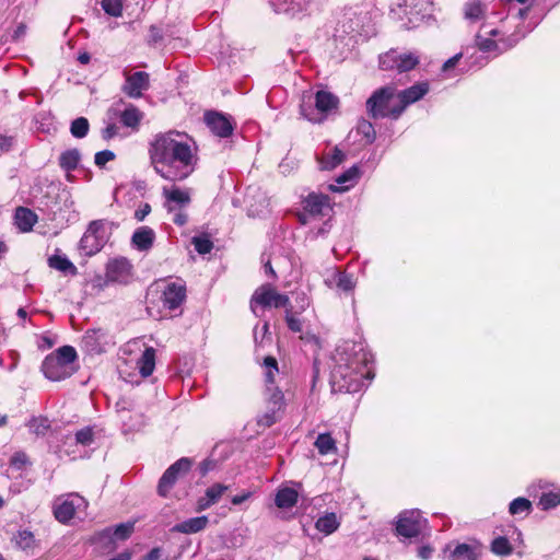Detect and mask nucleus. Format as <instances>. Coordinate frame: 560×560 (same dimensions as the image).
I'll list each match as a JSON object with an SVG mask.
<instances>
[{
    "label": "nucleus",
    "mask_w": 560,
    "mask_h": 560,
    "mask_svg": "<svg viewBox=\"0 0 560 560\" xmlns=\"http://www.w3.org/2000/svg\"><path fill=\"white\" fill-rule=\"evenodd\" d=\"M191 460L188 457H182L172 464L162 475L158 485V493L161 497H166L176 480L182 474L189 471L191 467Z\"/></svg>",
    "instance_id": "14"
},
{
    "label": "nucleus",
    "mask_w": 560,
    "mask_h": 560,
    "mask_svg": "<svg viewBox=\"0 0 560 560\" xmlns=\"http://www.w3.org/2000/svg\"><path fill=\"white\" fill-rule=\"evenodd\" d=\"M290 304L289 296L285 294H281L276 292L270 285L265 284L259 287L253 294L250 300V307L253 312H255V306L260 305L262 307L275 306L279 307H288Z\"/></svg>",
    "instance_id": "13"
},
{
    "label": "nucleus",
    "mask_w": 560,
    "mask_h": 560,
    "mask_svg": "<svg viewBox=\"0 0 560 560\" xmlns=\"http://www.w3.org/2000/svg\"><path fill=\"white\" fill-rule=\"evenodd\" d=\"M217 467V462L211 458H206L199 465V471L201 476H206L208 472Z\"/></svg>",
    "instance_id": "59"
},
{
    "label": "nucleus",
    "mask_w": 560,
    "mask_h": 560,
    "mask_svg": "<svg viewBox=\"0 0 560 560\" xmlns=\"http://www.w3.org/2000/svg\"><path fill=\"white\" fill-rule=\"evenodd\" d=\"M486 5L480 0H468L464 5V16L470 22L479 21L485 16Z\"/></svg>",
    "instance_id": "32"
},
{
    "label": "nucleus",
    "mask_w": 560,
    "mask_h": 560,
    "mask_svg": "<svg viewBox=\"0 0 560 560\" xmlns=\"http://www.w3.org/2000/svg\"><path fill=\"white\" fill-rule=\"evenodd\" d=\"M536 486L541 490L538 501V506L541 511H549L560 506V485L540 479Z\"/></svg>",
    "instance_id": "19"
},
{
    "label": "nucleus",
    "mask_w": 560,
    "mask_h": 560,
    "mask_svg": "<svg viewBox=\"0 0 560 560\" xmlns=\"http://www.w3.org/2000/svg\"><path fill=\"white\" fill-rule=\"evenodd\" d=\"M451 560H477L475 548L466 542L456 545L450 555Z\"/></svg>",
    "instance_id": "38"
},
{
    "label": "nucleus",
    "mask_w": 560,
    "mask_h": 560,
    "mask_svg": "<svg viewBox=\"0 0 560 560\" xmlns=\"http://www.w3.org/2000/svg\"><path fill=\"white\" fill-rule=\"evenodd\" d=\"M430 91V85L427 81L418 82L410 88L401 91L396 90V98L398 101L399 110L396 114H402L405 109L416 102L423 98Z\"/></svg>",
    "instance_id": "16"
},
{
    "label": "nucleus",
    "mask_w": 560,
    "mask_h": 560,
    "mask_svg": "<svg viewBox=\"0 0 560 560\" xmlns=\"http://www.w3.org/2000/svg\"><path fill=\"white\" fill-rule=\"evenodd\" d=\"M151 212V206L149 203H142L136 211H135V219L138 222H141L145 219L147 215Z\"/></svg>",
    "instance_id": "61"
},
{
    "label": "nucleus",
    "mask_w": 560,
    "mask_h": 560,
    "mask_svg": "<svg viewBox=\"0 0 560 560\" xmlns=\"http://www.w3.org/2000/svg\"><path fill=\"white\" fill-rule=\"evenodd\" d=\"M277 13H284L295 16L307 10L313 0H269Z\"/></svg>",
    "instance_id": "22"
},
{
    "label": "nucleus",
    "mask_w": 560,
    "mask_h": 560,
    "mask_svg": "<svg viewBox=\"0 0 560 560\" xmlns=\"http://www.w3.org/2000/svg\"><path fill=\"white\" fill-rule=\"evenodd\" d=\"M141 560H168V559L162 558V549L160 547H154Z\"/></svg>",
    "instance_id": "63"
},
{
    "label": "nucleus",
    "mask_w": 560,
    "mask_h": 560,
    "mask_svg": "<svg viewBox=\"0 0 560 560\" xmlns=\"http://www.w3.org/2000/svg\"><path fill=\"white\" fill-rule=\"evenodd\" d=\"M332 212L330 198L320 192H310L302 200V211L296 217L302 225L311 224L315 220L330 219Z\"/></svg>",
    "instance_id": "6"
},
{
    "label": "nucleus",
    "mask_w": 560,
    "mask_h": 560,
    "mask_svg": "<svg viewBox=\"0 0 560 560\" xmlns=\"http://www.w3.org/2000/svg\"><path fill=\"white\" fill-rule=\"evenodd\" d=\"M186 300V283L182 279L167 282L162 291L163 306L170 311L178 310Z\"/></svg>",
    "instance_id": "15"
},
{
    "label": "nucleus",
    "mask_w": 560,
    "mask_h": 560,
    "mask_svg": "<svg viewBox=\"0 0 560 560\" xmlns=\"http://www.w3.org/2000/svg\"><path fill=\"white\" fill-rule=\"evenodd\" d=\"M173 219L172 221L178 225V226H183L187 223L188 221V215L186 212H184V209H178L177 211H173Z\"/></svg>",
    "instance_id": "60"
},
{
    "label": "nucleus",
    "mask_w": 560,
    "mask_h": 560,
    "mask_svg": "<svg viewBox=\"0 0 560 560\" xmlns=\"http://www.w3.org/2000/svg\"><path fill=\"white\" fill-rule=\"evenodd\" d=\"M205 122L211 132L220 138L230 137L234 130L231 117L219 112H207L205 114Z\"/></svg>",
    "instance_id": "18"
},
{
    "label": "nucleus",
    "mask_w": 560,
    "mask_h": 560,
    "mask_svg": "<svg viewBox=\"0 0 560 560\" xmlns=\"http://www.w3.org/2000/svg\"><path fill=\"white\" fill-rule=\"evenodd\" d=\"M209 523V518L206 515L196 516L188 520H185L180 523L175 524L172 527V532L182 533V534H196L203 530Z\"/></svg>",
    "instance_id": "24"
},
{
    "label": "nucleus",
    "mask_w": 560,
    "mask_h": 560,
    "mask_svg": "<svg viewBox=\"0 0 560 560\" xmlns=\"http://www.w3.org/2000/svg\"><path fill=\"white\" fill-rule=\"evenodd\" d=\"M352 133L360 137L359 141L363 145L372 144L376 139V131L373 124L365 118L358 120L355 129L350 132V136Z\"/></svg>",
    "instance_id": "27"
},
{
    "label": "nucleus",
    "mask_w": 560,
    "mask_h": 560,
    "mask_svg": "<svg viewBox=\"0 0 560 560\" xmlns=\"http://www.w3.org/2000/svg\"><path fill=\"white\" fill-rule=\"evenodd\" d=\"M115 159V153L110 150H103L95 153L94 163L98 167H104L107 162Z\"/></svg>",
    "instance_id": "53"
},
{
    "label": "nucleus",
    "mask_w": 560,
    "mask_h": 560,
    "mask_svg": "<svg viewBox=\"0 0 560 560\" xmlns=\"http://www.w3.org/2000/svg\"><path fill=\"white\" fill-rule=\"evenodd\" d=\"M319 454L327 455L337 451L336 442L329 433H320L315 440Z\"/></svg>",
    "instance_id": "39"
},
{
    "label": "nucleus",
    "mask_w": 560,
    "mask_h": 560,
    "mask_svg": "<svg viewBox=\"0 0 560 560\" xmlns=\"http://www.w3.org/2000/svg\"><path fill=\"white\" fill-rule=\"evenodd\" d=\"M266 368V382L267 384H273V372H278V362L273 357L265 358Z\"/></svg>",
    "instance_id": "51"
},
{
    "label": "nucleus",
    "mask_w": 560,
    "mask_h": 560,
    "mask_svg": "<svg viewBox=\"0 0 560 560\" xmlns=\"http://www.w3.org/2000/svg\"><path fill=\"white\" fill-rule=\"evenodd\" d=\"M336 283H337V287L345 292H350L355 287V281H354L353 276L346 271L337 272Z\"/></svg>",
    "instance_id": "46"
},
{
    "label": "nucleus",
    "mask_w": 560,
    "mask_h": 560,
    "mask_svg": "<svg viewBox=\"0 0 560 560\" xmlns=\"http://www.w3.org/2000/svg\"><path fill=\"white\" fill-rule=\"evenodd\" d=\"M106 243L105 228L101 220L92 221L80 240L79 247L86 256L98 253Z\"/></svg>",
    "instance_id": "12"
},
{
    "label": "nucleus",
    "mask_w": 560,
    "mask_h": 560,
    "mask_svg": "<svg viewBox=\"0 0 560 560\" xmlns=\"http://www.w3.org/2000/svg\"><path fill=\"white\" fill-rule=\"evenodd\" d=\"M106 278L109 282L127 284L132 279V265L125 258H115L107 264Z\"/></svg>",
    "instance_id": "17"
},
{
    "label": "nucleus",
    "mask_w": 560,
    "mask_h": 560,
    "mask_svg": "<svg viewBox=\"0 0 560 560\" xmlns=\"http://www.w3.org/2000/svg\"><path fill=\"white\" fill-rule=\"evenodd\" d=\"M155 241V232L147 225L135 230L131 236V245L139 252H149Z\"/></svg>",
    "instance_id": "23"
},
{
    "label": "nucleus",
    "mask_w": 560,
    "mask_h": 560,
    "mask_svg": "<svg viewBox=\"0 0 560 560\" xmlns=\"http://www.w3.org/2000/svg\"><path fill=\"white\" fill-rule=\"evenodd\" d=\"M191 243L194 244L196 252L200 255L209 254L213 248V243L207 235L194 236Z\"/></svg>",
    "instance_id": "44"
},
{
    "label": "nucleus",
    "mask_w": 560,
    "mask_h": 560,
    "mask_svg": "<svg viewBox=\"0 0 560 560\" xmlns=\"http://www.w3.org/2000/svg\"><path fill=\"white\" fill-rule=\"evenodd\" d=\"M15 542L21 549L25 550L32 547L34 542V536L28 530H20L15 536Z\"/></svg>",
    "instance_id": "50"
},
{
    "label": "nucleus",
    "mask_w": 560,
    "mask_h": 560,
    "mask_svg": "<svg viewBox=\"0 0 560 560\" xmlns=\"http://www.w3.org/2000/svg\"><path fill=\"white\" fill-rule=\"evenodd\" d=\"M27 427L37 436H44L50 429V421L45 417H33Z\"/></svg>",
    "instance_id": "41"
},
{
    "label": "nucleus",
    "mask_w": 560,
    "mask_h": 560,
    "mask_svg": "<svg viewBox=\"0 0 560 560\" xmlns=\"http://www.w3.org/2000/svg\"><path fill=\"white\" fill-rule=\"evenodd\" d=\"M177 131L156 133L149 143V156L154 171L164 179L180 182L189 177L197 158L192 148Z\"/></svg>",
    "instance_id": "2"
},
{
    "label": "nucleus",
    "mask_w": 560,
    "mask_h": 560,
    "mask_svg": "<svg viewBox=\"0 0 560 560\" xmlns=\"http://www.w3.org/2000/svg\"><path fill=\"white\" fill-rule=\"evenodd\" d=\"M405 2L407 7L411 8V12L415 11L422 16L429 14L433 4L432 0H405Z\"/></svg>",
    "instance_id": "45"
},
{
    "label": "nucleus",
    "mask_w": 560,
    "mask_h": 560,
    "mask_svg": "<svg viewBox=\"0 0 560 560\" xmlns=\"http://www.w3.org/2000/svg\"><path fill=\"white\" fill-rule=\"evenodd\" d=\"M102 8L108 15L118 18L122 13V0H102Z\"/></svg>",
    "instance_id": "47"
},
{
    "label": "nucleus",
    "mask_w": 560,
    "mask_h": 560,
    "mask_svg": "<svg viewBox=\"0 0 560 560\" xmlns=\"http://www.w3.org/2000/svg\"><path fill=\"white\" fill-rule=\"evenodd\" d=\"M532 510V502L524 497H518L512 500L509 504V513L513 516L525 517L530 514Z\"/></svg>",
    "instance_id": "36"
},
{
    "label": "nucleus",
    "mask_w": 560,
    "mask_h": 560,
    "mask_svg": "<svg viewBox=\"0 0 560 560\" xmlns=\"http://www.w3.org/2000/svg\"><path fill=\"white\" fill-rule=\"evenodd\" d=\"M499 34L498 28L482 24L475 38L477 49L475 47H467L465 50L454 55L443 63L442 72L446 74V78H454L465 72L480 69L489 61L488 57L483 56L485 54L498 56L514 47L518 42L516 35L494 39Z\"/></svg>",
    "instance_id": "3"
},
{
    "label": "nucleus",
    "mask_w": 560,
    "mask_h": 560,
    "mask_svg": "<svg viewBox=\"0 0 560 560\" xmlns=\"http://www.w3.org/2000/svg\"><path fill=\"white\" fill-rule=\"evenodd\" d=\"M81 160V153L78 149H70L62 152L59 156V165L66 172L74 171Z\"/></svg>",
    "instance_id": "34"
},
{
    "label": "nucleus",
    "mask_w": 560,
    "mask_h": 560,
    "mask_svg": "<svg viewBox=\"0 0 560 560\" xmlns=\"http://www.w3.org/2000/svg\"><path fill=\"white\" fill-rule=\"evenodd\" d=\"M428 526V521L418 509L405 510L399 513L396 522V533L405 538H416Z\"/></svg>",
    "instance_id": "11"
},
{
    "label": "nucleus",
    "mask_w": 560,
    "mask_h": 560,
    "mask_svg": "<svg viewBox=\"0 0 560 560\" xmlns=\"http://www.w3.org/2000/svg\"><path fill=\"white\" fill-rule=\"evenodd\" d=\"M295 302L300 312L305 311L310 305V299L304 292L296 293Z\"/></svg>",
    "instance_id": "62"
},
{
    "label": "nucleus",
    "mask_w": 560,
    "mask_h": 560,
    "mask_svg": "<svg viewBox=\"0 0 560 560\" xmlns=\"http://www.w3.org/2000/svg\"><path fill=\"white\" fill-rule=\"evenodd\" d=\"M298 497V492L294 489L288 487L281 488L276 494L275 504L279 509H290L296 504Z\"/></svg>",
    "instance_id": "31"
},
{
    "label": "nucleus",
    "mask_w": 560,
    "mask_h": 560,
    "mask_svg": "<svg viewBox=\"0 0 560 560\" xmlns=\"http://www.w3.org/2000/svg\"><path fill=\"white\" fill-rule=\"evenodd\" d=\"M315 527L318 532L325 535L332 534L339 527L337 515L332 512L324 514L316 521Z\"/></svg>",
    "instance_id": "33"
},
{
    "label": "nucleus",
    "mask_w": 560,
    "mask_h": 560,
    "mask_svg": "<svg viewBox=\"0 0 560 560\" xmlns=\"http://www.w3.org/2000/svg\"><path fill=\"white\" fill-rule=\"evenodd\" d=\"M117 130L118 128L115 124H109L102 130V138L104 140H109L117 135Z\"/></svg>",
    "instance_id": "64"
},
{
    "label": "nucleus",
    "mask_w": 560,
    "mask_h": 560,
    "mask_svg": "<svg viewBox=\"0 0 560 560\" xmlns=\"http://www.w3.org/2000/svg\"><path fill=\"white\" fill-rule=\"evenodd\" d=\"M137 366L142 377L150 376L155 368V349L147 347L137 361Z\"/></svg>",
    "instance_id": "29"
},
{
    "label": "nucleus",
    "mask_w": 560,
    "mask_h": 560,
    "mask_svg": "<svg viewBox=\"0 0 560 560\" xmlns=\"http://www.w3.org/2000/svg\"><path fill=\"white\" fill-rule=\"evenodd\" d=\"M362 22L363 18L361 15L346 14L338 23L335 38L347 39V46H354L360 40H365L369 37V33L364 30Z\"/></svg>",
    "instance_id": "10"
},
{
    "label": "nucleus",
    "mask_w": 560,
    "mask_h": 560,
    "mask_svg": "<svg viewBox=\"0 0 560 560\" xmlns=\"http://www.w3.org/2000/svg\"><path fill=\"white\" fill-rule=\"evenodd\" d=\"M77 359L78 354L72 346H62L44 359L42 371L52 382L66 380L75 372Z\"/></svg>",
    "instance_id": "4"
},
{
    "label": "nucleus",
    "mask_w": 560,
    "mask_h": 560,
    "mask_svg": "<svg viewBox=\"0 0 560 560\" xmlns=\"http://www.w3.org/2000/svg\"><path fill=\"white\" fill-rule=\"evenodd\" d=\"M88 501L77 492L57 497L52 502V514L61 524H69L77 513L85 511Z\"/></svg>",
    "instance_id": "8"
},
{
    "label": "nucleus",
    "mask_w": 560,
    "mask_h": 560,
    "mask_svg": "<svg viewBox=\"0 0 560 560\" xmlns=\"http://www.w3.org/2000/svg\"><path fill=\"white\" fill-rule=\"evenodd\" d=\"M28 462L27 455L23 452H18L11 457V465L21 469Z\"/></svg>",
    "instance_id": "58"
},
{
    "label": "nucleus",
    "mask_w": 560,
    "mask_h": 560,
    "mask_svg": "<svg viewBox=\"0 0 560 560\" xmlns=\"http://www.w3.org/2000/svg\"><path fill=\"white\" fill-rule=\"evenodd\" d=\"M162 194L165 198V208L167 212L177 211L184 209L190 203V195L188 190L180 189L179 187L164 186Z\"/></svg>",
    "instance_id": "20"
},
{
    "label": "nucleus",
    "mask_w": 560,
    "mask_h": 560,
    "mask_svg": "<svg viewBox=\"0 0 560 560\" xmlns=\"http://www.w3.org/2000/svg\"><path fill=\"white\" fill-rule=\"evenodd\" d=\"M150 86V78L147 72L137 71L126 77L122 91L129 97L138 98Z\"/></svg>",
    "instance_id": "21"
},
{
    "label": "nucleus",
    "mask_w": 560,
    "mask_h": 560,
    "mask_svg": "<svg viewBox=\"0 0 560 560\" xmlns=\"http://www.w3.org/2000/svg\"><path fill=\"white\" fill-rule=\"evenodd\" d=\"M420 62V57L415 51H399L390 49L380 56V68L385 71L398 73L408 72L415 69Z\"/></svg>",
    "instance_id": "9"
},
{
    "label": "nucleus",
    "mask_w": 560,
    "mask_h": 560,
    "mask_svg": "<svg viewBox=\"0 0 560 560\" xmlns=\"http://www.w3.org/2000/svg\"><path fill=\"white\" fill-rule=\"evenodd\" d=\"M90 130L89 120L85 117H78L71 121L70 132L72 137L82 139L88 136Z\"/></svg>",
    "instance_id": "43"
},
{
    "label": "nucleus",
    "mask_w": 560,
    "mask_h": 560,
    "mask_svg": "<svg viewBox=\"0 0 560 560\" xmlns=\"http://www.w3.org/2000/svg\"><path fill=\"white\" fill-rule=\"evenodd\" d=\"M148 43L154 46H165V36L163 34V30L152 25L149 30Z\"/></svg>",
    "instance_id": "49"
},
{
    "label": "nucleus",
    "mask_w": 560,
    "mask_h": 560,
    "mask_svg": "<svg viewBox=\"0 0 560 560\" xmlns=\"http://www.w3.org/2000/svg\"><path fill=\"white\" fill-rule=\"evenodd\" d=\"M346 158V154L336 145L328 152L317 155V162L320 170L331 171L339 166Z\"/></svg>",
    "instance_id": "25"
},
{
    "label": "nucleus",
    "mask_w": 560,
    "mask_h": 560,
    "mask_svg": "<svg viewBox=\"0 0 560 560\" xmlns=\"http://www.w3.org/2000/svg\"><path fill=\"white\" fill-rule=\"evenodd\" d=\"M285 323L288 328L293 332L302 331V322L292 314L291 308L285 310Z\"/></svg>",
    "instance_id": "52"
},
{
    "label": "nucleus",
    "mask_w": 560,
    "mask_h": 560,
    "mask_svg": "<svg viewBox=\"0 0 560 560\" xmlns=\"http://www.w3.org/2000/svg\"><path fill=\"white\" fill-rule=\"evenodd\" d=\"M395 100L397 98L394 85H386L375 90L365 103L368 115L373 119H398L401 114L395 113L399 110L398 103L394 104Z\"/></svg>",
    "instance_id": "5"
},
{
    "label": "nucleus",
    "mask_w": 560,
    "mask_h": 560,
    "mask_svg": "<svg viewBox=\"0 0 560 560\" xmlns=\"http://www.w3.org/2000/svg\"><path fill=\"white\" fill-rule=\"evenodd\" d=\"M490 550L497 556L505 557L513 552V547L505 536H499L491 541Z\"/></svg>",
    "instance_id": "40"
},
{
    "label": "nucleus",
    "mask_w": 560,
    "mask_h": 560,
    "mask_svg": "<svg viewBox=\"0 0 560 560\" xmlns=\"http://www.w3.org/2000/svg\"><path fill=\"white\" fill-rule=\"evenodd\" d=\"M283 405V394L281 390L276 388L269 398V407L273 409V411H279Z\"/></svg>",
    "instance_id": "54"
},
{
    "label": "nucleus",
    "mask_w": 560,
    "mask_h": 560,
    "mask_svg": "<svg viewBox=\"0 0 560 560\" xmlns=\"http://www.w3.org/2000/svg\"><path fill=\"white\" fill-rule=\"evenodd\" d=\"M359 167L357 165H353L337 177L336 183L340 186L330 184L328 186V189L338 192L345 191L349 189V187L353 186L355 180L359 178Z\"/></svg>",
    "instance_id": "26"
},
{
    "label": "nucleus",
    "mask_w": 560,
    "mask_h": 560,
    "mask_svg": "<svg viewBox=\"0 0 560 560\" xmlns=\"http://www.w3.org/2000/svg\"><path fill=\"white\" fill-rule=\"evenodd\" d=\"M48 266L66 275H77L78 269L66 255H52L48 258Z\"/></svg>",
    "instance_id": "30"
},
{
    "label": "nucleus",
    "mask_w": 560,
    "mask_h": 560,
    "mask_svg": "<svg viewBox=\"0 0 560 560\" xmlns=\"http://www.w3.org/2000/svg\"><path fill=\"white\" fill-rule=\"evenodd\" d=\"M142 113L133 105H128L120 113V122L128 128H137L142 119Z\"/></svg>",
    "instance_id": "35"
},
{
    "label": "nucleus",
    "mask_w": 560,
    "mask_h": 560,
    "mask_svg": "<svg viewBox=\"0 0 560 560\" xmlns=\"http://www.w3.org/2000/svg\"><path fill=\"white\" fill-rule=\"evenodd\" d=\"M14 220L21 232H30L37 222V215L28 208L19 207L14 213Z\"/></svg>",
    "instance_id": "28"
},
{
    "label": "nucleus",
    "mask_w": 560,
    "mask_h": 560,
    "mask_svg": "<svg viewBox=\"0 0 560 560\" xmlns=\"http://www.w3.org/2000/svg\"><path fill=\"white\" fill-rule=\"evenodd\" d=\"M226 490H228L226 486L221 485V483H214V485L210 486L209 488H207L205 494L210 500V502L215 504Z\"/></svg>",
    "instance_id": "48"
},
{
    "label": "nucleus",
    "mask_w": 560,
    "mask_h": 560,
    "mask_svg": "<svg viewBox=\"0 0 560 560\" xmlns=\"http://www.w3.org/2000/svg\"><path fill=\"white\" fill-rule=\"evenodd\" d=\"M331 360L330 386L334 393H358L375 376L373 355L362 342H341Z\"/></svg>",
    "instance_id": "1"
},
{
    "label": "nucleus",
    "mask_w": 560,
    "mask_h": 560,
    "mask_svg": "<svg viewBox=\"0 0 560 560\" xmlns=\"http://www.w3.org/2000/svg\"><path fill=\"white\" fill-rule=\"evenodd\" d=\"M277 412L269 407V410L258 419V424L270 427L277 421Z\"/></svg>",
    "instance_id": "57"
},
{
    "label": "nucleus",
    "mask_w": 560,
    "mask_h": 560,
    "mask_svg": "<svg viewBox=\"0 0 560 560\" xmlns=\"http://www.w3.org/2000/svg\"><path fill=\"white\" fill-rule=\"evenodd\" d=\"M315 107H313L312 96L305 97L300 105L301 115L311 122H320L325 114L338 105V97L328 91H317L314 96Z\"/></svg>",
    "instance_id": "7"
},
{
    "label": "nucleus",
    "mask_w": 560,
    "mask_h": 560,
    "mask_svg": "<svg viewBox=\"0 0 560 560\" xmlns=\"http://www.w3.org/2000/svg\"><path fill=\"white\" fill-rule=\"evenodd\" d=\"M94 438L93 429L91 427H85L74 434L73 438L68 436L67 441L70 444H81L83 446H89L92 444Z\"/></svg>",
    "instance_id": "42"
},
{
    "label": "nucleus",
    "mask_w": 560,
    "mask_h": 560,
    "mask_svg": "<svg viewBox=\"0 0 560 560\" xmlns=\"http://www.w3.org/2000/svg\"><path fill=\"white\" fill-rule=\"evenodd\" d=\"M135 529L133 522L120 523L114 527H108L105 529V534L112 536L117 540H126L128 539Z\"/></svg>",
    "instance_id": "37"
},
{
    "label": "nucleus",
    "mask_w": 560,
    "mask_h": 560,
    "mask_svg": "<svg viewBox=\"0 0 560 560\" xmlns=\"http://www.w3.org/2000/svg\"><path fill=\"white\" fill-rule=\"evenodd\" d=\"M163 30V34L165 36V46L171 45L173 40H178L182 43V38L179 36V31L175 27L166 26Z\"/></svg>",
    "instance_id": "55"
},
{
    "label": "nucleus",
    "mask_w": 560,
    "mask_h": 560,
    "mask_svg": "<svg viewBox=\"0 0 560 560\" xmlns=\"http://www.w3.org/2000/svg\"><path fill=\"white\" fill-rule=\"evenodd\" d=\"M15 143V137L10 135L0 133V152L10 151Z\"/></svg>",
    "instance_id": "56"
}]
</instances>
